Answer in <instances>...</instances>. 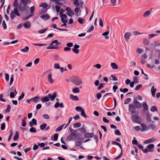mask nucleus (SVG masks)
I'll use <instances>...</instances> for the list:
<instances>
[{"label": "nucleus", "mask_w": 160, "mask_h": 160, "mask_svg": "<svg viewBox=\"0 0 160 160\" xmlns=\"http://www.w3.org/2000/svg\"><path fill=\"white\" fill-rule=\"evenodd\" d=\"M61 43L58 42V40H54L52 41L49 44V45L47 47L46 49H59L60 47H58V45H60Z\"/></svg>", "instance_id": "obj_1"}, {"label": "nucleus", "mask_w": 160, "mask_h": 160, "mask_svg": "<svg viewBox=\"0 0 160 160\" xmlns=\"http://www.w3.org/2000/svg\"><path fill=\"white\" fill-rule=\"evenodd\" d=\"M70 80L71 82L77 86H79L82 83V79L78 77H73L71 78Z\"/></svg>", "instance_id": "obj_2"}, {"label": "nucleus", "mask_w": 160, "mask_h": 160, "mask_svg": "<svg viewBox=\"0 0 160 160\" xmlns=\"http://www.w3.org/2000/svg\"><path fill=\"white\" fill-rule=\"evenodd\" d=\"M40 7L43 8V10H41L39 12V14H42L46 12L50 8V6L48 5V4L44 3H42L39 5Z\"/></svg>", "instance_id": "obj_3"}, {"label": "nucleus", "mask_w": 160, "mask_h": 160, "mask_svg": "<svg viewBox=\"0 0 160 160\" xmlns=\"http://www.w3.org/2000/svg\"><path fill=\"white\" fill-rule=\"evenodd\" d=\"M16 15L18 16H20L19 13L18 9L14 8V11L11 12L10 14V18L12 20H13L16 16Z\"/></svg>", "instance_id": "obj_4"}, {"label": "nucleus", "mask_w": 160, "mask_h": 160, "mask_svg": "<svg viewBox=\"0 0 160 160\" xmlns=\"http://www.w3.org/2000/svg\"><path fill=\"white\" fill-rule=\"evenodd\" d=\"M131 119L132 121L134 122L140 124L141 122V120L139 117L137 115H133L131 117Z\"/></svg>", "instance_id": "obj_5"}, {"label": "nucleus", "mask_w": 160, "mask_h": 160, "mask_svg": "<svg viewBox=\"0 0 160 160\" xmlns=\"http://www.w3.org/2000/svg\"><path fill=\"white\" fill-rule=\"evenodd\" d=\"M77 138V135L75 132L70 133L67 137V138L69 141L73 140Z\"/></svg>", "instance_id": "obj_6"}, {"label": "nucleus", "mask_w": 160, "mask_h": 160, "mask_svg": "<svg viewBox=\"0 0 160 160\" xmlns=\"http://www.w3.org/2000/svg\"><path fill=\"white\" fill-rule=\"evenodd\" d=\"M129 110L132 113H135L136 112V108L133 104H130L129 105Z\"/></svg>", "instance_id": "obj_7"}, {"label": "nucleus", "mask_w": 160, "mask_h": 160, "mask_svg": "<svg viewBox=\"0 0 160 160\" xmlns=\"http://www.w3.org/2000/svg\"><path fill=\"white\" fill-rule=\"evenodd\" d=\"M65 10L67 12L66 13V14L70 17H71L75 14L74 12L69 7H67L65 9Z\"/></svg>", "instance_id": "obj_8"}, {"label": "nucleus", "mask_w": 160, "mask_h": 160, "mask_svg": "<svg viewBox=\"0 0 160 160\" xmlns=\"http://www.w3.org/2000/svg\"><path fill=\"white\" fill-rule=\"evenodd\" d=\"M27 7V6H25L20 3L18 5V9L20 11L23 12L26 10Z\"/></svg>", "instance_id": "obj_9"}, {"label": "nucleus", "mask_w": 160, "mask_h": 160, "mask_svg": "<svg viewBox=\"0 0 160 160\" xmlns=\"http://www.w3.org/2000/svg\"><path fill=\"white\" fill-rule=\"evenodd\" d=\"M133 104L136 108H140L142 107V104L139 102L136 99H134Z\"/></svg>", "instance_id": "obj_10"}, {"label": "nucleus", "mask_w": 160, "mask_h": 160, "mask_svg": "<svg viewBox=\"0 0 160 160\" xmlns=\"http://www.w3.org/2000/svg\"><path fill=\"white\" fill-rule=\"evenodd\" d=\"M142 129L141 130V131H147L149 130L150 129L149 127H147L146 124L144 123H142L141 124Z\"/></svg>", "instance_id": "obj_11"}, {"label": "nucleus", "mask_w": 160, "mask_h": 160, "mask_svg": "<svg viewBox=\"0 0 160 160\" xmlns=\"http://www.w3.org/2000/svg\"><path fill=\"white\" fill-rule=\"evenodd\" d=\"M57 93L56 92H54L52 95L50 94H49L48 95V97L50 98L51 101H53L57 97Z\"/></svg>", "instance_id": "obj_12"}, {"label": "nucleus", "mask_w": 160, "mask_h": 160, "mask_svg": "<svg viewBox=\"0 0 160 160\" xmlns=\"http://www.w3.org/2000/svg\"><path fill=\"white\" fill-rule=\"evenodd\" d=\"M67 16L64 14H62L61 15V21L63 23H66L67 22V20L65 19L67 18Z\"/></svg>", "instance_id": "obj_13"}, {"label": "nucleus", "mask_w": 160, "mask_h": 160, "mask_svg": "<svg viewBox=\"0 0 160 160\" xmlns=\"http://www.w3.org/2000/svg\"><path fill=\"white\" fill-rule=\"evenodd\" d=\"M74 11L77 16H80L81 15V11L80 8H76L74 9Z\"/></svg>", "instance_id": "obj_14"}, {"label": "nucleus", "mask_w": 160, "mask_h": 160, "mask_svg": "<svg viewBox=\"0 0 160 160\" xmlns=\"http://www.w3.org/2000/svg\"><path fill=\"white\" fill-rule=\"evenodd\" d=\"M156 140V139L155 138H153L144 141V143L145 144L149 143L152 142H154Z\"/></svg>", "instance_id": "obj_15"}, {"label": "nucleus", "mask_w": 160, "mask_h": 160, "mask_svg": "<svg viewBox=\"0 0 160 160\" xmlns=\"http://www.w3.org/2000/svg\"><path fill=\"white\" fill-rule=\"evenodd\" d=\"M132 34L130 32H126L124 34L125 39L127 42H128Z\"/></svg>", "instance_id": "obj_16"}, {"label": "nucleus", "mask_w": 160, "mask_h": 160, "mask_svg": "<svg viewBox=\"0 0 160 160\" xmlns=\"http://www.w3.org/2000/svg\"><path fill=\"white\" fill-rule=\"evenodd\" d=\"M23 25L25 28H29L31 27V23L29 21H27L23 23Z\"/></svg>", "instance_id": "obj_17"}, {"label": "nucleus", "mask_w": 160, "mask_h": 160, "mask_svg": "<svg viewBox=\"0 0 160 160\" xmlns=\"http://www.w3.org/2000/svg\"><path fill=\"white\" fill-rule=\"evenodd\" d=\"M31 100L35 103H38L40 101V98L38 96H36L31 98Z\"/></svg>", "instance_id": "obj_18"}, {"label": "nucleus", "mask_w": 160, "mask_h": 160, "mask_svg": "<svg viewBox=\"0 0 160 160\" xmlns=\"http://www.w3.org/2000/svg\"><path fill=\"white\" fill-rule=\"evenodd\" d=\"M59 107L61 108H63L64 107L63 104L62 102L59 104V102H57L54 105V107L55 108H57Z\"/></svg>", "instance_id": "obj_19"}, {"label": "nucleus", "mask_w": 160, "mask_h": 160, "mask_svg": "<svg viewBox=\"0 0 160 160\" xmlns=\"http://www.w3.org/2000/svg\"><path fill=\"white\" fill-rule=\"evenodd\" d=\"M40 18L44 20H48L50 18V16L47 14L40 16Z\"/></svg>", "instance_id": "obj_20"}, {"label": "nucleus", "mask_w": 160, "mask_h": 160, "mask_svg": "<svg viewBox=\"0 0 160 160\" xmlns=\"http://www.w3.org/2000/svg\"><path fill=\"white\" fill-rule=\"evenodd\" d=\"M70 98L73 101H78L79 100V98L77 96H74L72 94L70 95Z\"/></svg>", "instance_id": "obj_21"}, {"label": "nucleus", "mask_w": 160, "mask_h": 160, "mask_svg": "<svg viewBox=\"0 0 160 160\" xmlns=\"http://www.w3.org/2000/svg\"><path fill=\"white\" fill-rule=\"evenodd\" d=\"M84 136L85 138H91L93 137L94 134L93 133H85Z\"/></svg>", "instance_id": "obj_22"}, {"label": "nucleus", "mask_w": 160, "mask_h": 160, "mask_svg": "<svg viewBox=\"0 0 160 160\" xmlns=\"http://www.w3.org/2000/svg\"><path fill=\"white\" fill-rule=\"evenodd\" d=\"M142 105L144 111H148V106L146 102H143L142 103Z\"/></svg>", "instance_id": "obj_23"}, {"label": "nucleus", "mask_w": 160, "mask_h": 160, "mask_svg": "<svg viewBox=\"0 0 160 160\" xmlns=\"http://www.w3.org/2000/svg\"><path fill=\"white\" fill-rule=\"evenodd\" d=\"M152 11V10L150 9L149 10L147 11L143 14V16L144 17H148Z\"/></svg>", "instance_id": "obj_24"}, {"label": "nucleus", "mask_w": 160, "mask_h": 160, "mask_svg": "<svg viewBox=\"0 0 160 160\" xmlns=\"http://www.w3.org/2000/svg\"><path fill=\"white\" fill-rule=\"evenodd\" d=\"M157 91V89L156 88H154V86H153L151 89V92L152 94V96L153 97H154L155 96V93Z\"/></svg>", "instance_id": "obj_25"}, {"label": "nucleus", "mask_w": 160, "mask_h": 160, "mask_svg": "<svg viewBox=\"0 0 160 160\" xmlns=\"http://www.w3.org/2000/svg\"><path fill=\"white\" fill-rule=\"evenodd\" d=\"M48 81L50 83H52L54 80L52 78V74L50 73L48 76Z\"/></svg>", "instance_id": "obj_26"}, {"label": "nucleus", "mask_w": 160, "mask_h": 160, "mask_svg": "<svg viewBox=\"0 0 160 160\" xmlns=\"http://www.w3.org/2000/svg\"><path fill=\"white\" fill-rule=\"evenodd\" d=\"M19 137V134L18 133V131H17L16 132L15 134V136H14L13 139L14 140V141H17V140Z\"/></svg>", "instance_id": "obj_27"}, {"label": "nucleus", "mask_w": 160, "mask_h": 160, "mask_svg": "<svg viewBox=\"0 0 160 160\" xmlns=\"http://www.w3.org/2000/svg\"><path fill=\"white\" fill-rule=\"evenodd\" d=\"M78 130H79L81 133H84L86 132V129L85 128L84 126L82 127V128H80L77 129Z\"/></svg>", "instance_id": "obj_28"}, {"label": "nucleus", "mask_w": 160, "mask_h": 160, "mask_svg": "<svg viewBox=\"0 0 160 160\" xmlns=\"http://www.w3.org/2000/svg\"><path fill=\"white\" fill-rule=\"evenodd\" d=\"M30 2L28 0H21L20 3L25 6H27L28 2Z\"/></svg>", "instance_id": "obj_29"}, {"label": "nucleus", "mask_w": 160, "mask_h": 160, "mask_svg": "<svg viewBox=\"0 0 160 160\" xmlns=\"http://www.w3.org/2000/svg\"><path fill=\"white\" fill-rule=\"evenodd\" d=\"M27 118V117H24L22 119V126L23 127H25L26 125V122L25 121L26 119Z\"/></svg>", "instance_id": "obj_30"}, {"label": "nucleus", "mask_w": 160, "mask_h": 160, "mask_svg": "<svg viewBox=\"0 0 160 160\" xmlns=\"http://www.w3.org/2000/svg\"><path fill=\"white\" fill-rule=\"evenodd\" d=\"M49 100V98L47 97H44L41 100L42 102H48Z\"/></svg>", "instance_id": "obj_31"}, {"label": "nucleus", "mask_w": 160, "mask_h": 160, "mask_svg": "<svg viewBox=\"0 0 160 160\" xmlns=\"http://www.w3.org/2000/svg\"><path fill=\"white\" fill-rule=\"evenodd\" d=\"M29 48L28 46H26L22 49L21 50V51L23 52H28Z\"/></svg>", "instance_id": "obj_32"}, {"label": "nucleus", "mask_w": 160, "mask_h": 160, "mask_svg": "<svg viewBox=\"0 0 160 160\" xmlns=\"http://www.w3.org/2000/svg\"><path fill=\"white\" fill-rule=\"evenodd\" d=\"M13 5L14 8L17 9L18 5V0H14Z\"/></svg>", "instance_id": "obj_33"}, {"label": "nucleus", "mask_w": 160, "mask_h": 160, "mask_svg": "<svg viewBox=\"0 0 160 160\" xmlns=\"http://www.w3.org/2000/svg\"><path fill=\"white\" fill-rule=\"evenodd\" d=\"M111 66L112 68L114 69H117L118 68V66L114 62H112L111 63Z\"/></svg>", "instance_id": "obj_34"}, {"label": "nucleus", "mask_w": 160, "mask_h": 160, "mask_svg": "<svg viewBox=\"0 0 160 160\" xmlns=\"http://www.w3.org/2000/svg\"><path fill=\"white\" fill-rule=\"evenodd\" d=\"M64 125H65V124H63L62 125H60L56 129L55 131L56 132H59V131H61L62 129L63 126Z\"/></svg>", "instance_id": "obj_35"}, {"label": "nucleus", "mask_w": 160, "mask_h": 160, "mask_svg": "<svg viewBox=\"0 0 160 160\" xmlns=\"http://www.w3.org/2000/svg\"><path fill=\"white\" fill-rule=\"evenodd\" d=\"M47 126V124L46 123H43L41 125L40 127V129L42 130H44Z\"/></svg>", "instance_id": "obj_36"}, {"label": "nucleus", "mask_w": 160, "mask_h": 160, "mask_svg": "<svg viewBox=\"0 0 160 160\" xmlns=\"http://www.w3.org/2000/svg\"><path fill=\"white\" fill-rule=\"evenodd\" d=\"M150 110L152 112H154L155 111H157L158 110L155 106H152L151 107V108L150 109Z\"/></svg>", "instance_id": "obj_37"}, {"label": "nucleus", "mask_w": 160, "mask_h": 160, "mask_svg": "<svg viewBox=\"0 0 160 160\" xmlns=\"http://www.w3.org/2000/svg\"><path fill=\"white\" fill-rule=\"evenodd\" d=\"M112 144L113 145H116L120 147V148L121 149H122V146H121V144H120L118 142H117L115 141H112Z\"/></svg>", "instance_id": "obj_38"}, {"label": "nucleus", "mask_w": 160, "mask_h": 160, "mask_svg": "<svg viewBox=\"0 0 160 160\" xmlns=\"http://www.w3.org/2000/svg\"><path fill=\"white\" fill-rule=\"evenodd\" d=\"M81 126V123L80 122H77L75 123L73 125V128H78L80 127Z\"/></svg>", "instance_id": "obj_39"}, {"label": "nucleus", "mask_w": 160, "mask_h": 160, "mask_svg": "<svg viewBox=\"0 0 160 160\" xmlns=\"http://www.w3.org/2000/svg\"><path fill=\"white\" fill-rule=\"evenodd\" d=\"M72 92L75 93H79L80 92V90L78 88H75L73 89Z\"/></svg>", "instance_id": "obj_40"}, {"label": "nucleus", "mask_w": 160, "mask_h": 160, "mask_svg": "<svg viewBox=\"0 0 160 160\" xmlns=\"http://www.w3.org/2000/svg\"><path fill=\"white\" fill-rule=\"evenodd\" d=\"M132 99L130 98H127L124 102L125 104H127L129 103L130 102H131Z\"/></svg>", "instance_id": "obj_41"}, {"label": "nucleus", "mask_w": 160, "mask_h": 160, "mask_svg": "<svg viewBox=\"0 0 160 160\" xmlns=\"http://www.w3.org/2000/svg\"><path fill=\"white\" fill-rule=\"evenodd\" d=\"M142 151L143 152L145 153H147L148 152H152L153 151L152 149L148 150L147 148H146L145 149H144L143 148V149L142 150Z\"/></svg>", "instance_id": "obj_42"}, {"label": "nucleus", "mask_w": 160, "mask_h": 160, "mask_svg": "<svg viewBox=\"0 0 160 160\" xmlns=\"http://www.w3.org/2000/svg\"><path fill=\"white\" fill-rule=\"evenodd\" d=\"M78 21L80 24H82L85 21V19H82L81 18H79L78 19Z\"/></svg>", "instance_id": "obj_43"}, {"label": "nucleus", "mask_w": 160, "mask_h": 160, "mask_svg": "<svg viewBox=\"0 0 160 160\" xmlns=\"http://www.w3.org/2000/svg\"><path fill=\"white\" fill-rule=\"evenodd\" d=\"M25 94L23 92H22L21 95L18 98V100L20 101L22 100Z\"/></svg>", "instance_id": "obj_44"}, {"label": "nucleus", "mask_w": 160, "mask_h": 160, "mask_svg": "<svg viewBox=\"0 0 160 160\" xmlns=\"http://www.w3.org/2000/svg\"><path fill=\"white\" fill-rule=\"evenodd\" d=\"M82 143V141H77L75 142V145L77 146H80Z\"/></svg>", "instance_id": "obj_45"}, {"label": "nucleus", "mask_w": 160, "mask_h": 160, "mask_svg": "<svg viewBox=\"0 0 160 160\" xmlns=\"http://www.w3.org/2000/svg\"><path fill=\"white\" fill-rule=\"evenodd\" d=\"M10 91H12V92H14L16 93V95L17 94V92L16 91L15 88L14 87H12L10 89Z\"/></svg>", "instance_id": "obj_46"}, {"label": "nucleus", "mask_w": 160, "mask_h": 160, "mask_svg": "<svg viewBox=\"0 0 160 160\" xmlns=\"http://www.w3.org/2000/svg\"><path fill=\"white\" fill-rule=\"evenodd\" d=\"M48 29L47 28H46V29H41L40 30H39L38 31V32L39 33H41V34L43 33H44L47 31V30Z\"/></svg>", "instance_id": "obj_47"}, {"label": "nucleus", "mask_w": 160, "mask_h": 160, "mask_svg": "<svg viewBox=\"0 0 160 160\" xmlns=\"http://www.w3.org/2000/svg\"><path fill=\"white\" fill-rule=\"evenodd\" d=\"M11 108V106L10 105L8 104L7 105V108L5 112H10Z\"/></svg>", "instance_id": "obj_48"}, {"label": "nucleus", "mask_w": 160, "mask_h": 160, "mask_svg": "<svg viewBox=\"0 0 160 160\" xmlns=\"http://www.w3.org/2000/svg\"><path fill=\"white\" fill-rule=\"evenodd\" d=\"M74 4L77 7H78L79 5V3L78 0H74Z\"/></svg>", "instance_id": "obj_49"}, {"label": "nucleus", "mask_w": 160, "mask_h": 160, "mask_svg": "<svg viewBox=\"0 0 160 160\" xmlns=\"http://www.w3.org/2000/svg\"><path fill=\"white\" fill-rule=\"evenodd\" d=\"M150 127L153 130H154L156 128V125L153 124H151L150 125Z\"/></svg>", "instance_id": "obj_50"}, {"label": "nucleus", "mask_w": 160, "mask_h": 160, "mask_svg": "<svg viewBox=\"0 0 160 160\" xmlns=\"http://www.w3.org/2000/svg\"><path fill=\"white\" fill-rule=\"evenodd\" d=\"M154 145L153 144H150L148 145L147 146V148L148 149H152L153 151V148H154Z\"/></svg>", "instance_id": "obj_51"}, {"label": "nucleus", "mask_w": 160, "mask_h": 160, "mask_svg": "<svg viewBox=\"0 0 160 160\" xmlns=\"http://www.w3.org/2000/svg\"><path fill=\"white\" fill-rule=\"evenodd\" d=\"M142 87V85L141 84H139L137 85L136 87L135 88V90L136 91H137L141 89Z\"/></svg>", "instance_id": "obj_52"}, {"label": "nucleus", "mask_w": 160, "mask_h": 160, "mask_svg": "<svg viewBox=\"0 0 160 160\" xmlns=\"http://www.w3.org/2000/svg\"><path fill=\"white\" fill-rule=\"evenodd\" d=\"M13 77H14V75L13 74H12L11 75L10 82V83H9L10 85H11L13 81V80H14Z\"/></svg>", "instance_id": "obj_53"}, {"label": "nucleus", "mask_w": 160, "mask_h": 160, "mask_svg": "<svg viewBox=\"0 0 160 160\" xmlns=\"http://www.w3.org/2000/svg\"><path fill=\"white\" fill-rule=\"evenodd\" d=\"M30 131L31 132L35 133L37 131L35 128L33 127H32L30 129Z\"/></svg>", "instance_id": "obj_54"}, {"label": "nucleus", "mask_w": 160, "mask_h": 160, "mask_svg": "<svg viewBox=\"0 0 160 160\" xmlns=\"http://www.w3.org/2000/svg\"><path fill=\"white\" fill-rule=\"evenodd\" d=\"M33 44L35 46H44L47 45V44H38V43H33Z\"/></svg>", "instance_id": "obj_55"}, {"label": "nucleus", "mask_w": 160, "mask_h": 160, "mask_svg": "<svg viewBox=\"0 0 160 160\" xmlns=\"http://www.w3.org/2000/svg\"><path fill=\"white\" fill-rule=\"evenodd\" d=\"M122 154V150L121 153L119 154V155L118 156H117V157H115L114 158L115 159V160L118 159H119L120 158V157H121Z\"/></svg>", "instance_id": "obj_56"}, {"label": "nucleus", "mask_w": 160, "mask_h": 160, "mask_svg": "<svg viewBox=\"0 0 160 160\" xmlns=\"http://www.w3.org/2000/svg\"><path fill=\"white\" fill-rule=\"evenodd\" d=\"M143 43L145 45L149 44V41L146 38H144L143 39Z\"/></svg>", "instance_id": "obj_57"}, {"label": "nucleus", "mask_w": 160, "mask_h": 160, "mask_svg": "<svg viewBox=\"0 0 160 160\" xmlns=\"http://www.w3.org/2000/svg\"><path fill=\"white\" fill-rule=\"evenodd\" d=\"M69 130L70 132H71L70 133H72V132H76L78 130V129H76L75 130H73L70 126L69 128Z\"/></svg>", "instance_id": "obj_58"}, {"label": "nucleus", "mask_w": 160, "mask_h": 160, "mask_svg": "<svg viewBox=\"0 0 160 160\" xmlns=\"http://www.w3.org/2000/svg\"><path fill=\"white\" fill-rule=\"evenodd\" d=\"M76 110L78 112L81 111L83 108H81L79 106H77V107L76 108Z\"/></svg>", "instance_id": "obj_59"}, {"label": "nucleus", "mask_w": 160, "mask_h": 160, "mask_svg": "<svg viewBox=\"0 0 160 160\" xmlns=\"http://www.w3.org/2000/svg\"><path fill=\"white\" fill-rule=\"evenodd\" d=\"M2 25L3 29L4 30L6 29L7 28V26L5 22L4 21H3L2 22Z\"/></svg>", "instance_id": "obj_60"}, {"label": "nucleus", "mask_w": 160, "mask_h": 160, "mask_svg": "<svg viewBox=\"0 0 160 160\" xmlns=\"http://www.w3.org/2000/svg\"><path fill=\"white\" fill-rule=\"evenodd\" d=\"M81 115L85 117H86L87 116H86L84 110L83 109L81 111Z\"/></svg>", "instance_id": "obj_61"}, {"label": "nucleus", "mask_w": 160, "mask_h": 160, "mask_svg": "<svg viewBox=\"0 0 160 160\" xmlns=\"http://www.w3.org/2000/svg\"><path fill=\"white\" fill-rule=\"evenodd\" d=\"M115 134L118 136H120L121 135L120 131L118 130H116L115 131Z\"/></svg>", "instance_id": "obj_62"}, {"label": "nucleus", "mask_w": 160, "mask_h": 160, "mask_svg": "<svg viewBox=\"0 0 160 160\" xmlns=\"http://www.w3.org/2000/svg\"><path fill=\"white\" fill-rule=\"evenodd\" d=\"M54 67L55 69H59L60 68L59 64L57 63H55L54 64Z\"/></svg>", "instance_id": "obj_63"}, {"label": "nucleus", "mask_w": 160, "mask_h": 160, "mask_svg": "<svg viewBox=\"0 0 160 160\" xmlns=\"http://www.w3.org/2000/svg\"><path fill=\"white\" fill-rule=\"evenodd\" d=\"M42 117L43 118L46 119H48L49 118V116L47 114H44L42 115Z\"/></svg>", "instance_id": "obj_64"}]
</instances>
